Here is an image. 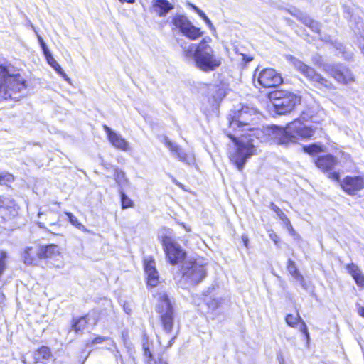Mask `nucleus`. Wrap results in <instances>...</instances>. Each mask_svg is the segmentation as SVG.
I'll list each match as a JSON object with an SVG mask.
<instances>
[{
  "label": "nucleus",
  "instance_id": "423d86ee",
  "mask_svg": "<svg viewBox=\"0 0 364 364\" xmlns=\"http://www.w3.org/2000/svg\"><path fill=\"white\" fill-rule=\"evenodd\" d=\"M155 311L159 316L164 331L167 333H171L174 322V309L172 302L166 292L158 294Z\"/></svg>",
  "mask_w": 364,
  "mask_h": 364
},
{
  "label": "nucleus",
  "instance_id": "393cba45",
  "mask_svg": "<svg viewBox=\"0 0 364 364\" xmlns=\"http://www.w3.org/2000/svg\"><path fill=\"white\" fill-rule=\"evenodd\" d=\"M114 178L120 188L129 184V180L126 177L125 173L117 167H113Z\"/></svg>",
  "mask_w": 364,
  "mask_h": 364
},
{
  "label": "nucleus",
  "instance_id": "f03ea898",
  "mask_svg": "<svg viewBox=\"0 0 364 364\" xmlns=\"http://www.w3.org/2000/svg\"><path fill=\"white\" fill-rule=\"evenodd\" d=\"M178 43L183 50L184 58L188 62H192L200 70L208 73L220 66L222 58L215 54L205 39H203L198 44L180 41Z\"/></svg>",
  "mask_w": 364,
  "mask_h": 364
},
{
  "label": "nucleus",
  "instance_id": "052dcab7",
  "mask_svg": "<svg viewBox=\"0 0 364 364\" xmlns=\"http://www.w3.org/2000/svg\"><path fill=\"white\" fill-rule=\"evenodd\" d=\"M109 166H110V167H113L112 166H111V165H109V164H107V166H105V168H106L107 169H108Z\"/></svg>",
  "mask_w": 364,
  "mask_h": 364
},
{
  "label": "nucleus",
  "instance_id": "09e8293b",
  "mask_svg": "<svg viewBox=\"0 0 364 364\" xmlns=\"http://www.w3.org/2000/svg\"><path fill=\"white\" fill-rule=\"evenodd\" d=\"M242 240L243 241V243H244V245L247 247H248V242H249V240H248V237L247 235H243L242 236Z\"/></svg>",
  "mask_w": 364,
  "mask_h": 364
},
{
  "label": "nucleus",
  "instance_id": "37998d69",
  "mask_svg": "<svg viewBox=\"0 0 364 364\" xmlns=\"http://www.w3.org/2000/svg\"><path fill=\"white\" fill-rule=\"evenodd\" d=\"M312 61L315 65H317L321 68H323V65H321L322 58L318 54H316L312 57Z\"/></svg>",
  "mask_w": 364,
  "mask_h": 364
},
{
  "label": "nucleus",
  "instance_id": "412c9836",
  "mask_svg": "<svg viewBox=\"0 0 364 364\" xmlns=\"http://www.w3.org/2000/svg\"><path fill=\"white\" fill-rule=\"evenodd\" d=\"M143 351L145 364H168V363L164 360L161 357H159L157 360L154 358L148 342L143 343Z\"/></svg>",
  "mask_w": 364,
  "mask_h": 364
},
{
  "label": "nucleus",
  "instance_id": "4be33fe9",
  "mask_svg": "<svg viewBox=\"0 0 364 364\" xmlns=\"http://www.w3.org/2000/svg\"><path fill=\"white\" fill-rule=\"evenodd\" d=\"M4 208H2L1 216L5 219H10L17 214V205L14 200L9 198H4Z\"/></svg>",
  "mask_w": 364,
  "mask_h": 364
},
{
  "label": "nucleus",
  "instance_id": "4468645a",
  "mask_svg": "<svg viewBox=\"0 0 364 364\" xmlns=\"http://www.w3.org/2000/svg\"><path fill=\"white\" fill-rule=\"evenodd\" d=\"M315 163L318 168L328 173L330 178L336 181H339V173L336 171L331 172L338 163V160L333 155L326 154L321 156L316 159Z\"/></svg>",
  "mask_w": 364,
  "mask_h": 364
},
{
  "label": "nucleus",
  "instance_id": "bb28decb",
  "mask_svg": "<svg viewBox=\"0 0 364 364\" xmlns=\"http://www.w3.org/2000/svg\"><path fill=\"white\" fill-rule=\"evenodd\" d=\"M51 355L50 348L46 346H42L34 353V359L36 362L48 360Z\"/></svg>",
  "mask_w": 364,
  "mask_h": 364
},
{
  "label": "nucleus",
  "instance_id": "473e14b6",
  "mask_svg": "<svg viewBox=\"0 0 364 364\" xmlns=\"http://www.w3.org/2000/svg\"><path fill=\"white\" fill-rule=\"evenodd\" d=\"M14 181V177L9 173H1L0 174V185L9 186Z\"/></svg>",
  "mask_w": 364,
  "mask_h": 364
},
{
  "label": "nucleus",
  "instance_id": "3c124183",
  "mask_svg": "<svg viewBox=\"0 0 364 364\" xmlns=\"http://www.w3.org/2000/svg\"><path fill=\"white\" fill-rule=\"evenodd\" d=\"M358 313L360 316L364 318V307L363 306H358Z\"/></svg>",
  "mask_w": 364,
  "mask_h": 364
},
{
  "label": "nucleus",
  "instance_id": "ddd939ff",
  "mask_svg": "<svg viewBox=\"0 0 364 364\" xmlns=\"http://www.w3.org/2000/svg\"><path fill=\"white\" fill-rule=\"evenodd\" d=\"M219 291L218 286L213 285L208 287L203 293L205 296L204 301L209 311L213 314L220 309L225 300Z\"/></svg>",
  "mask_w": 364,
  "mask_h": 364
},
{
  "label": "nucleus",
  "instance_id": "c85d7f7f",
  "mask_svg": "<svg viewBox=\"0 0 364 364\" xmlns=\"http://www.w3.org/2000/svg\"><path fill=\"white\" fill-rule=\"evenodd\" d=\"M65 214L67 215L68 217V219L69 220V222L73 225L75 226V228H77V229L80 230H82L84 232H87V228L85 227L84 225H82V223H80L77 218L71 213H69V212H65Z\"/></svg>",
  "mask_w": 364,
  "mask_h": 364
},
{
  "label": "nucleus",
  "instance_id": "4d7b16f0",
  "mask_svg": "<svg viewBox=\"0 0 364 364\" xmlns=\"http://www.w3.org/2000/svg\"><path fill=\"white\" fill-rule=\"evenodd\" d=\"M120 2L122 3H124V2H127V3H133L134 2V0H119Z\"/></svg>",
  "mask_w": 364,
  "mask_h": 364
},
{
  "label": "nucleus",
  "instance_id": "cd10ccee",
  "mask_svg": "<svg viewBox=\"0 0 364 364\" xmlns=\"http://www.w3.org/2000/svg\"><path fill=\"white\" fill-rule=\"evenodd\" d=\"M270 208L277 215L279 219L282 220L285 225H290V220L286 214L278 206H277L274 203H271Z\"/></svg>",
  "mask_w": 364,
  "mask_h": 364
},
{
  "label": "nucleus",
  "instance_id": "f3484780",
  "mask_svg": "<svg viewBox=\"0 0 364 364\" xmlns=\"http://www.w3.org/2000/svg\"><path fill=\"white\" fill-rule=\"evenodd\" d=\"M173 9L174 4L168 0H152L150 11L160 17H164Z\"/></svg>",
  "mask_w": 364,
  "mask_h": 364
},
{
  "label": "nucleus",
  "instance_id": "a211bd4d",
  "mask_svg": "<svg viewBox=\"0 0 364 364\" xmlns=\"http://www.w3.org/2000/svg\"><path fill=\"white\" fill-rule=\"evenodd\" d=\"M41 259H50L58 261L60 257L59 247L55 244L38 245Z\"/></svg>",
  "mask_w": 364,
  "mask_h": 364
},
{
  "label": "nucleus",
  "instance_id": "c9c22d12",
  "mask_svg": "<svg viewBox=\"0 0 364 364\" xmlns=\"http://www.w3.org/2000/svg\"><path fill=\"white\" fill-rule=\"evenodd\" d=\"M7 258V253L4 250L0 251V277L3 274L6 268V260Z\"/></svg>",
  "mask_w": 364,
  "mask_h": 364
},
{
  "label": "nucleus",
  "instance_id": "c03bdc74",
  "mask_svg": "<svg viewBox=\"0 0 364 364\" xmlns=\"http://www.w3.org/2000/svg\"><path fill=\"white\" fill-rule=\"evenodd\" d=\"M309 28H310L312 30V31L318 33L320 31V23L313 20L311 24H309Z\"/></svg>",
  "mask_w": 364,
  "mask_h": 364
},
{
  "label": "nucleus",
  "instance_id": "0eeeda50",
  "mask_svg": "<svg viewBox=\"0 0 364 364\" xmlns=\"http://www.w3.org/2000/svg\"><path fill=\"white\" fill-rule=\"evenodd\" d=\"M269 97L272 100L275 112L280 115L289 113L301 100L300 97L296 95L283 90L272 92Z\"/></svg>",
  "mask_w": 364,
  "mask_h": 364
},
{
  "label": "nucleus",
  "instance_id": "7ed1b4c3",
  "mask_svg": "<svg viewBox=\"0 0 364 364\" xmlns=\"http://www.w3.org/2000/svg\"><path fill=\"white\" fill-rule=\"evenodd\" d=\"M315 130L306 126L299 121L291 123L287 127L282 128L273 125L267 129V134L278 144L288 146L299 139H310Z\"/></svg>",
  "mask_w": 364,
  "mask_h": 364
},
{
  "label": "nucleus",
  "instance_id": "9d476101",
  "mask_svg": "<svg viewBox=\"0 0 364 364\" xmlns=\"http://www.w3.org/2000/svg\"><path fill=\"white\" fill-rule=\"evenodd\" d=\"M172 24L186 37L196 40L203 35L199 28L194 26L192 23L183 15H176L171 20Z\"/></svg>",
  "mask_w": 364,
  "mask_h": 364
},
{
  "label": "nucleus",
  "instance_id": "49530a36",
  "mask_svg": "<svg viewBox=\"0 0 364 364\" xmlns=\"http://www.w3.org/2000/svg\"><path fill=\"white\" fill-rule=\"evenodd\" d=\"M103 129H104L105 132L107 133L108 139L115 133V132H114L112 129H111V128H109L106 124L103 125Z\"/></svg>",
  "mask_w": 364,
  "mask_h": 364
},
{
  "label": "nucleus",
  "instance_id": "5701e85b",
  "mask_svg": "<svg viewBox=\"0 0 364 364\" xmlns=\"http://www.w3.org/2000/svg\"><path fill=\"white\" fill-rule=\"evenodd\" d=\"M88 323V315L81 316L77 318H73L72 322L71 328L75 333H82L87 328Z\"/></svg>",
  "mask_w": 364,
  "mask_h": 364
},
{
  "label": "nucleus",
  "instance_id": "1a4fd4ad",
  "mask_svg": "<svg viewBox=\"0 0 364 364\" xmlns=\"http://www.w3.org/2000/svg\"><path fill=\"white\" fill-rule=\"evenodd\" d=\"M322 70L338 83L349 85L355 81L351 70L342 63H326L323 64Z\"/></svg>",
  "mask_w": 364,
  "mask_h": 364
},
{
  "label": "nucleus",
  "instance_id": "4c0bfd02",
  "mask_svg": "<svg viewBox=\"0 0 364 364\" xmlns=\"http://www.w3.org/2000/svg\"><path fill=\"white\" fill-rule=\"evenodd\" d=\"M296 12L298 13V14H299V16H298V19H299L304 25L309 27V24H311L313 19H311L309 16L303 14L300 11H296Z\"/></svg>",
  "mask_w": 364,
  "mask_h": 364
},
{
  "label": "nucleus",
  "instance_id": "b1692460",
  "mask_svg": "<svg viewBox=\"0 0 364 364\" xmlns=\"http://www.w3.org/2000/svg\"><path fill=\"white\" fill-rule=\"evenodd\" d=\"M109 141L116 149L124 151L129 149V143L120 134L116 132L109 139Z\"/></svg>",
  "mask_w": 364,
  "mask_h": 364
},
{
  "label": "nucleus",
  "instance_id": "aec40b11",
  "mask_svg": "<svg viewBox=\"0 0 364 364\" xmlns=\"http://www.w3.org/2000/svg\"><path fill=\"white\" fill-rule=\"evenodd\" d=\"M39 247H28L23 253V262L26 264L31 265L36 264L40 257Z\"/></svg>",
  "mask_w": 364,
  "mask_h": 364
},
{
  "label": "nucleus",
  "instance_id": "e433bc0d",
  "mask_svg": "<svg viewBox=\"0 0 364 364\" xmlns=\"http://www.w3.org/2000/svg\"><path fill=\"white\" fill-rule=\"evenodd\" d=\"M346 269L348 271V274L351 275V277H354L355 274H358L361 270L358 267V266L353 262L348 264L346 266Z\"/></svg>",
  "mask_w": 364,
  "mask_h": 364
},
{
  "label": "nucleus",
  "instance_id": "ea45409f",
  "mask_svg": "<svg viewBox=\"0 0 364 364\" xmlns=\"http://www.w3.org/2000/svg\"><path fill=\"white\" fill-rule=\"evenodd\" d=\"M198 14L200 16L201 18L203 19V21L205 22L207 26L211 29L215 30V28L211 22V21L209 19V18L206 16V14L203 11H198Z\"/></svg>",
  "mask_w": 364,
  "mask_h": 364
},
{
  "label": "nucleus",
  "instance_id": "a19ab883",
  "mask_svg": "<svg viewBox=\"0 0 364 364\" xmlns=\"http://www.w3.org/2000/svg\"><path fill=\"white\" fill-rule=\"evenodd\" d=\"M296 281H297L301 287L304 289V290H308L309 289V286H308V284L306 283V282L305 281V279L304 277V276L300 273L299 274H297L296 277H295L294 278Z\"/></svg>",
  "mask_w": 364,
  "mask_h": 364
},
{
  "label": "nucleus",
  "instance_id": "dca6fc26",
  "mask_svg": "<svg viewBox=\"0 0 364 364\" xmlns=\"http://www.w3.org/2000/svg\"><path fill=\"white\" fill-rule=\"evenodd\" d=\"M341 186L348 194L355 195L358 191L364 189V176H346Z\"/></svg>",
  "mask_w": 364,
  "mask_h": 364
},
{
  "label": "nucleus",
  "instance_id": "f704fd0d",
  "mask_svg": "<svg viewBox=\"0 0 364 364\" xmlns=\"http://www.w3.org/2000/svg\"><path fill=\"white\" fill-rule=\"evenodd\" d=\"M32 28L33 29V31H35L36 36H37V38H38V41L39 42V44L43 51V54L46 57L48 56L49 54H50L51 53L50 52L48 48L47 47L46 43L44 42L43 38L37 33V31H36L34 26H32Z\"/></svg>",
  "mask_w": 364,
  "mask_h": 364
},
{
  "label": "nucleus",
  "instance_id": "20e7f679",
  "mask_svg": "<svg viewBox=\"0 0 364 364\" xmlns=\"http://www.w3.org/2000/svg\"><path fill=\"white\" fill-rule=\"evenodd\" d=\"M26 89L25 80L18 73H11L8 68L0 65V93L5 99L17 100V96Z\"/></svg>",
  "mask_w": 364,
  "mask_h": 364
},
{
  "label": "nucleus",
  "instance_id": "f257e3e1",
  "mask_svg": "<svg viewBox=\"0 0 364 364\" xmlns=\"http://www.w3.org/2000/svg\"><path fill=\"white\" fill-rule=\"evenodd\" d=\"M258 112L249 105H240L232 110L228 117L229 131L227 136L236 144V149L230 156V161L242 171L249 158L255 151L252 136L259 135L260 131L255 128Z\"/></svg>",
  "mask_w": 364,
  "mask_h": 364
},
{
  "label": "nucleus",
  "instance_id": "79ce46f5",
  "mask_svg": "<svg viewBox=\"0 0 364 364\" xmlns=\"http://www.w3.org/2000/svg\"><path fill=\"white\" fill-rule=\"evenodd\" d=\"M300 326H299V331L305 335L306 338V340L307 341L309 340L310 337H309V331H308V328H307V326L305 323V322L304 321V320L302 319L300 322Z\"/></svg>",
  "mask_w": 364,
  "mask_h": 364
},
{
  "label": "nucleus",
  "instance_id": "13d9d810",
  "mask_svg": "<svg viewBox=\"0 0 364 364\" xmlns=\"http://www.w3.org/2000/svg\"><path fill=\"white\" fill-rule=\"evenodd\" d=\"M287 225L289 231H294L293 227H292V225L291 224H290V225Z\"/></svg>",
  "mask_w": 364,
  "mask_h": 364
},
{
  "label": "nucleus",
  "instance_id": "864d4df0",
  "mask_svg": "<svg viewBox=\"0 0 364 364\" xmlns=\"http://www.w3.org/2000/svg\"><path fill=\"white\" fill-rule=\"evenodd\" d=\"M191 8L198 14V11H202L200 9L193 4H191Z\"/></svg>",
  "mask_w": 364,
  "mask_h": 364
},
{
  "label": "nucleus",
  "instance_id": "5fc2aeb1",
  "mask_svg": "<svg viewBox=\"0 0 364 364\" xmlns=\"http://www.w3.org/2000/svg\"><path fill=\"white\" fill-rule=\"evenodd\" d=\"M270 237H271V238H272V240L274 242V243H276V244L277 243V238H278V237H277V235H270Z\"/></svg>",
  "mask_w": 364,
  "mask_h": 364
},
{
  "label": "nucleus",
  "instance_id": "c756f323",
  "mask_svg": "<svg viewBox=\"0 0 364 364\" xmlns=\"http://www.w3.org/2000/svg\"><path fill=\"white\" fill-rule=\"evenodd\" d=\"M119 191L121 198L122 208L127 209L133 207L134 203L132 200L124 193L122 188H119Z\"/></svg>",
  "mask_w": 364,
  "mask_h": 364
},
{
  "label": "nucleus",
  "instance_id": "8fccbe9b",
  "mask_svg": "<svg viewBox=\"0 0 364 364\" xmlns=\"http://www.w3.org/2000/svg\"><path fill=\"white\" fill-rule=\"evenodd\" d=\"M5 197H1L0 196V215L3 214L2 213V208H4V201Z\"/></svg>",
  "mask_w": 364,
  "mask_h": 364
},
{
  "label": "nucleus",
  "instance_id": "72a5a7b5",
  "mask_svg": "<svg viewBox=\"0 0 364 364\" xmlns=\"http://www.w3.org/2000/svg\"><path fill=\"white\" fill-rule=\"evenodd\" d=\"M304 151L309 154H316L321 151V146L316 144H312L303 147Z\"/></svg>",
  "mask_w": 364,
  "mask_h": 364
},
{
  "label": "nucleus",
  "instance_id": "a878e982",
  "mask_svg": "<svg viewBox=\"0 0 364 364\" xmlns=\"http://www.w3.org/2000/svg\"><path fill=\"white\" fill-rule=\"evenodd\" d=\"M48 63L65 80L68 81L70 79L63 70L60 65L58 63V62L54 59L52 54H49L46 57Z\"/></svg>",
  "mask_w": 364,
  "mask_h": 364
},
{
  "label": "nucleus",
  "instance_id": "7c9ffc66",
  "mask_svg": "<svg viewBox=\"0 0 364 364\" xmlns=\"http://www.w3.org/2000/svg\"><path fill=\"white\" fill-rule=\"evenodd\" d=\"M302 320L301 316L299 314H297L296 316H294L292 314H287L285 321L286 323L292 328H296L298 323Z\"/></svg>",
  "mask_w": 364,
  "mask_h": 364
},
{
  "label": "nucleus",
  "instance_id": "39448f33",
  "mask_svg": "<svg viewBox=\"0 0 364 364\" xmlns=\"http://www.w3.org/2000/svg\"><path fill=\"white\" fill-rule=\"evenodd\" d=\"M289 60L295 69L300 72L315 87L323 91L336 88L331 80L323 76L312 67L291 55L289 56Z\"/></svg>",
  "mask_w": 364,
  "mask_h": 364
},
{
  "label": "nucleus",
  "instance_id": "de8ad7c7",
  "mask_svg": "<svg viewBox=\"0 0 364 364\" xmlns=\"http://www.w3.org/2000/svg\"><path fill=\"white\" fill-rule=\"evenodd\" d=\"M124 311L127 314H130L132 313V308L128 304H124Z\"/></svg>",
  "mask_w": 364,
  "mask_h": 364
},
{
  "label": "nucleus",
  "instance_id": "6e6d98bb",
  "mask_svg": "<svg viewBox=\"0 0 364 364\" xmlns=\"http://www.w3.org/2000/svg\"><path fill=\"white\" fill-rule=\"evenodd\" d=\"M175 336L172 337L171 339L168 342V345L167 346V348H169L172 346L173 341H174V339H175Z\"/></svg>",
  "mask_w": 364,
  "mask_h": 364
},
{
  "label": "nucleus",
  "instance_id": "6ab92c4d",
  "mask_svg": "<svg viewBox=\"0 0 364 364\" xmlns=\"http://www.w3.org/2000/svg\"><path fill=\"white\" fill-rule=\"evenodd\" d=\"M144 271L147 275V284L152 287H156L159 282V274L155 267L154 260H146L144 262Z\"/></svg>",
  "mask_w": 364,
  "mask_h": 364
},
{
  "label": "nucleus",
  "instance_id": "6e6552de",
  "mask_svg": "<svg viewBox=\"0 0 364 364\" xmlns=\"http://www.w3.org/2000/svg\"><path fill=\"white\" fill-rule=\"evenodd\" d=\"M182 278L190 284L196 285L207 276V270L201 260H187L181 267Z\"/></svg>",
  "mask_w": 364,
  "mask_h": 364
},
{
  "label": "nucleus",
  "instance_id": "bf43d9fd",
  "mask_svg": "<svg viewBox=\"0 0 364 364\" xmlns=\"http://www.w3.org/2000/svg\"><path fill=\"white\" fill-rule=\"evenodd\" d=\"M55 267L57 268H60L62 267V264L61 262H60L59 264H53Z\"/></svg>",
  "mask_w": 364,
  "mask_h": 364
},
{
  "label": "nucleus",
  "instance_id": "a18cd8bd",
  "mask_svg": "<svg viewBox=\"0 0 364 364\" xmlns=\"http://www.w3.org/2000/svg\"><path fill=\"white\" fill-rule=\"evenodd\" d=\"M108 340H110V338L109 337L98 336V337L95 338L92 340V344H98V343H101L108 341Z\"/></svg>",
  "mask_w": 364,
  "mask_h": 364
},
{
  "label": "nucleus",
  "instance_id": "f8f14e48",
  "mask_svg": "<svg viewBox=\"0 0 364 364\" xmlns=\"http://www.w3.org/2000/svg\"><path fill=\"white\" fill-rule=\"evenodd\" d=\"M283 80L274 69L266 68L261 70L257 77V84L265 88L273 87L282 84Z\"/></svg>",
  "mask_w": 364,
  "mask_h": 364
},
{
  "label": "nucleus",
  "instance_id": "9b49d317",
  "mask_svg": "<svg viewBox=\"0 0 364 364\" xmlns=\"http://www.w3.org/2000/svg\"><path fill=\"white\" fill-rule=\"evenodd\" d=\"M162 245L166 257L171 264H176L185 257V252L172 238L165 236L162 239Z\"/></svg>",
  "mask_w": 364,
  "mask_h": 364
},
{
  "label": "nucleus",
  "instance_id": "603ef678",
  "mask_svg": "<svg viewBox=\"0 0 364 364\" xmlns=\"http://www.w3.org/2000/svg\"><path fill=\"white\" fill-rule=\"evenodd\" d=\"M296 11H298L297 9H294L292 11L291 10H289V13L296 16L297 18H298V16H299V14H298V13L296 12Z\"/></svg>",
  "mask_w": 364,
  "mask_h": 364
},
{
  "label": "nucleus",
  "instance_id": "2f4dec72",
  "mask_svg": "<svg viewBox=\"0 0 364 364\" xmlns=\"http://www.w3.org/2000/svg\"><path fill=\"white\" fill-rule=\"evenodd\" d=\"M287 269L288 272L291 274V276L294 278L297 276V274H299L300 272L298 270L296 263L291 260V259H289L287 261Z\"/></svg>",
  "mask_w": 364,
  "mask_h": 364
},
{
  "label": "nucleus",
  "instance_id": "2eb2a0df",
  "mask_svg": "<svg viewBox=\"0 0 364 364\" xmlns=\"http://www.w3.org/2000/svg\"><path fill=\"white\" fill-rule=\"evenodd\" d=\"M162 142L169 149L172 155L179 161L188 165L194 163V156L186 154L176 143L170 140L168 136H164Z\"/></svg>",
  "mask_w": 364,
  "mask_h": 364
},
{
  "label": "nucleus",
  "instance_id": "58836bf2",
  "mask_svg": "<svg viewBox=\"0 0 364 364\" xmlns=\"http://www.w3.org/2000/svg\"><path fill=\"white\" fill-rule=\"evenodd\" d=\"M353 278L358 287L364 288V274H363L362 271L358 272V274H355L354 277H353Z\"/></svg>",
  "mask_w": 364,
  "mask_h": 364
}]
</instances>
